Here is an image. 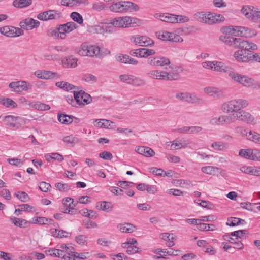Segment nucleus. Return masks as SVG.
<instances>
[{
	"mask_svg": "<svg viewBox=\"0 0 260 260\" xmlns=\"http://www.w3.org/2000/svg\"><path fill=\"white\" fill-rule=\"evenodd\" d=\"M82 79L90 84L94 83L97 81L96 77L94 75L90 74L84 75Z\"/></svg>",
	"mask_w": 260,
	"mask_h": 260,
	"instance_id": "nucleus-55",
	"label": "nucleus"
},
{
	"mask_svg": "<svg viewBox=\"0 0 260 260\" xmlns=\"http://www.w3.org/2000/svg\"><path fill=\"white\" fill-rule=\"evenodd\" d=\"M156 18L162 21L168 23H175L176 16L175 15L171 14L170 13H165L157 15Z\"/></svg>",
	"mask_w": 260,
	"mask_h": 260,
	"instance_id": "nucleus-29",
	"label": "nucleus"
},
{
	"mask_svg": "<svg viewBox=\"0 0 260 260\" xmlns=\"http://www.w3.org/2000/svg\"><path fill=\"white\" fill-rule=\"evenodd\" d=\"M135 151L138 154L147 157H152L155 154L153 150L148 147L137 146L135 148Z\"/></svg>",
	"mask_w": 260,
	"mask_h": 260,
	"instance_id": "nucleus-21",
	"label": "nucleus"
},
{
	"mask_svg": "<svg viewBox=\"0 0 260 260\" xmlns=\"http://www.w3.org/2000/svg\"><path fill=\"white\" fill-rule=\"evenodd\" d=\"M214 71L226 73L229 78L232 81L244 87L253 89H260L259 82L256 81L253 78L247 75L238 73L234 69L226 66L222 62L216 61Z\"/></svg>",
	"mask_w": 260,
	"mask_h": 260,
	"instance_id": "nucleus-1",
	"label": "nucleus"
},
{
	"mask_svg": "<svg viewBox=\"0 0 260 260\" xmlns=\"http://www.w3.org/2000/svg\"><path fill=\"white\" fill-rule=\"evenodd\" d=\"M75 240L80 245H85L87 244V237L83 235L76 236Z\"/></svg>",
	"mask_w": 260,
	"mask_h": 260,
	"instance_id": "nucleus-59",
	"label": "nucleus"
},
{
	"mask_svg": "<svg viewBox=\"0 0 260 260\" xmlns=\"http://www.w3.org/2000/svg\"><path fill=\"white\" fill-rule=\"evenodd\" d=\"M86 56L93 57L100 54V49L98 46H92L88 44Z\"/></svg>",
	"mask_w": 260,
	"mask_h": 260,
	"instance_id": "nucleus-36",
	"label": "nucleus"
},
{
	"mask_svg": "<svg viewBox=\"0 0 260 260\" xmlns=\"http://www.w3.org/2000/svg\"><path fill=\"white\" fill-rule=\"evenodd\" d=\"M232 117L229 115H220L218 117H213L210 120V123L212 125H228L234 123Z\"/></svg>",
	"mask_w": 260,
	"mask_h": 260,
	"instance_id": "nucleus-12",
	"label": "nucleus"
},
{
	"mask_svg": "<svg viewBox=\"0 0 260 260\" xmlns=\"http://www.w3.org/2000/svg\"><path fill=\"white\" fill-rule=\"evenodd\" d=\"M40 22L31 18H27L20 23V26L22 28L27 30L38 28Z\"/></svg>",
	"mask_w": 260,
	"mask_h": 260,
	"instance_id": "nucleus-17",
	"label": "nucleus"
},
{
	"mask_svg": "<svg viewBox=\"0 0 260 260\" xmlns=\"http://www.w3.org/2000/svg\"><path fill=\"white\" fill-rule=\"evenodd\" d=\"M16 197L22 202H25L29 200V198L28 194L23 191L18 192L15 193Z\"/></svg>",
	"mask_w": 260,
	"mask_h": 260,
	"instance_id": "nucleus-61",
	"label": "nucleus"
},
{
	"mask_svg": "<svg viewBox=\"0 0 260 260\" xmlns=\"http://www.w3.org/2000/svg\"><path fill=\"white\" fill-rule=\"evenodd\" d=\"M219 40L229 46L237 47L243 39L241 38H235L232 37L221 36L220 37Z\"/></svg>",
	"mask_w": 260,
	"mask_h": 260,
	"instance_id": "nucleus-20",
	"label": "nucleus"
},
{
	"mask_svg": "<svg viewBox=\"0 0 260 260\" xmlns=\"http://www.w3.org/2000/svg\"><path fill=\"white\" fill-rule=\"evenodd\" d=\"M94 124L95 126L100 128L114 129L115 127L113 122L105 119H96Z\"/></svg>",
	"mask_w": 260,
	"mask_h": 260,
	"instance_id": "nucleus-23",
	"label": "nucleus"
},
{
	"mask_svg": "<svg viewBox=\"0 0 260 260\" xmlns=\"http://www.w3.org/2000/svg\"><path fill=\"white\" fill-rule=\"evenodd\" d=\"M155 54V50L152 49L139 48L131 51L132 55L142 58H145Z\"/></svg>",
	"mask_w": 260,
	"mask_h": 260,
	"instance_id": "nucleus-16",
	"label": "nucleus"
},
{
	"mask_svg": "<svg viewBox=\"0 0 260 260\" xmlns=\"http://www.w3.org/2000/svg\"><path fill=\"white\" fill-rule=\"evenodd\" d=\"M0 104L6 107H11L12 108H16L17 104L13 100L10 98H0Z\"/></svg>",
	"mask_w": 260,
	"mask_h": 260,
	"instance_id": "nucleus-44",
	"label": "nucleus"
},
{
	"mask_svg": "<svg viewBox=\"0 0 260 260\" xmlns=\"http://www.w3.org/2000/svg\"><path fill=\"white\" fill-rule=\"evenodd\" d=\"M131 43L142 47H151L154 44V41L146 36L135 35L130 38Z\"/></svg>",
	"mask_w": 260,
	"mask_h": 260,
	"instance_id": "nucleus-7",
	"label": "nucleus"
},
{
	"mask_svg": "<svg viewBox=\"0 0 260 260\" xmlns=\"http://www.w3.org/2000/svg\"><path fill=\"white\" fill-rule=\"evenodd\" d=\"M121 13L135 12L139 10V7L137 4L130 1H120Z\"/></svg>",
	"mask_w": 260,
	"mask_h": 260,
	"instance_id": "nucleus-19",
	"label": "nucleus"
},
{
	"mask_svg": "<svg viewBox=\"0 0 260 260\" xmlns=\"http://www.w3.org/2000/svg\"><path fill=\"white\" fill-rule=\"evenodd\" d=\"M134 76L129 74H123L119 76L120 81L127 84H132Z\"/></svg>",
	"mask_w": 260,
	"mask_h": 260,
	"instance_id": "nucleus-52",
	"label": "nucleus"
},
{
	"mask_svg": "<svg viewBox=\"0 0 260 260\" xmlns=\"http://www.w3.org/2000/svg\"><path fill=\"white\" fill-rule=\"evenodd\" d=\"M29 106L38 110L44 111L50 109L49 105L40 103L39 102H35L30 103Z\"/></svg>",
	"mask_w": 260,
	"mask_h": 260,
	"instance_id": "nucleus-38",
	"label": "nucleus"
},
{
	"mask_svg": "<svg viewBox=\"0 0 260 260\" xmlns=\"http://www.w3.org/2000/svg\"><path fill=\"white\" fill-rule=\"evenodd\" d=\"M254 9V7L253 6H244L242 7L241 12L247 19L251 20Z\"/></svg>",
	"mask_w": 260,
	"mask_h": 260,
	"instance_id": "nucleus-34",
	"label": "nucleus"
},
{
	"mask_svg": "<svg viewBox=\"0 0 260 260\" xmlns=\"http://www.w3.org/2000/svg\"><path fill=\"white\" fill-rule=\"evenodd\" d=\"M211 147L215 151H225L229 148V144L222 141H215L211 145Z\"/></svg>",
	"mask_w": 260,
	"mask_h": 260,
	"instance_id": "nucleus-30",
	"label": "nucleus"
},
{
	"mask_svg": "<svg viewBox=\"0 0 260 260\" xmlns=\"http://www.w3.org/2000/svg\"><path fill=\"white\" fill-rule=\"evenodd\" d=\"M137 21V19L130 16H123L113 19L110 23L115 27L127 28L134 27Z\"/></svg>",
	"mask_w": 260,
	"mask_h": 260,
	"instance_id": "nucleus-5",
	"label": "nucleus"
},
{
	"mask_svg": "<svg viewBox=\"0 0 260 260\" xmlns=\"http://www.w3.org/2000/svg\"><path fill=\"white\" fill-rule=\"evenodd\" d=\"M73 250H71L69 253V256L73 257V260H75L76 258H79L80 259H86L90 256V253L89 252L84 253H77L73 251Z\"/></svg>",
	"mask_w": 260,
	"mask_h": 260,
	"instance_id": "nucleus-46",
	"label": "nucleus"
},
{
	"mask_svg": "<svg viewBox=\"0 0 260 260\" xmlns=\"http://www.w3.org/2000/svg\"><path fill=\"white\" fill-rule=\"evenodd\" d=\"M245 223V220L243 219L237 217H231L228 219L226 224L230 226H234L239 224H244Z\"/></svg>",
	"mask_w": 260,
	"mask_h": 260,
	"instance_id": "nucleus-37",
	"label": "nucleus"
},
{
	"mask_svg": "<svg viewBox=\"0 0 260 260\" xmlns=\"http://www.w3.org/2000/svg\"><path fill=\"white\" fill-rule=\"evenodd\" d=\"M14 27L5 26L0 28V32L7 37H13Z\"/></svg>",
	"mask_w": 260,
	"mask_h": 260,
	"instance_id": "nucleus-43",
	"label": "nucleus"
},
{
	"mask_svg": "<svg viewBox=\"0 0 260 260\" xmlns=\"http://www.w3.org/2000/svg\"><path fill=\"white\" fill-rule=\"evenodd\" d=\"M78 59L72 56H68L62 60V66L65 68H74L77 66Z\"/></svg>",
	"mask_w": 260,
	"mask_h": 260,
	"instance_id": "nucleus-26",
	"label": "nucleus"
},
{
	"mask_svg": "<svg viewBox=\"0 0 260 260\" xmlns=\"http://www.w3.org/2000/svg\"><path fill=\"white\" fill-rule=\"evenodd\" d=\"M166 158L169 162L172 163H178L180 161L179 157L170 154H167Z\"/></svg>",
	"mask_w": 260,
	"mask_h": 260,
	"instance_id": "nucleus-63",
	"label": "nucleus"
},
{
	"mask_svg": "<svg viewBox=\"0 0 260 260\" xmlns=\"http://www.w3.org/2000/svg\"><path fill=\"white\" fill-rule=\"evenodd\" d=\"M116 60L122 63H128L133 65H136L138 64V61L131 57L127 55L119 54L116 56Z\"/></svg>",
	"mask_w": 260,
	"mask_h": 260,
	"instance_id": "nucleus-25",
	"label": "nucleus"
},
{
	"mask_svg": "<svg viewBox=\"0 0 260 260\" xmlns=\"http://www.w3.org/2000/svg\"><path fill=\"white\" fill-rule=\"evenodd\" d=\"M170 60L165 57L156 56V66H164L169 64Z\"/></svg>",
	"mask_w": 260,
	"mask_h": 260,
	"instance_id": "nucleus-53",
	"label": "nucleus"
},
{
	"mask_svg": "<svg viewBox=\"0 0 260 260\" xmlns=\"http://www.w3.org/2000/svg\"><path fill=\"white\" fill-rule=\"evenodd\" d=\"M249 138L248 140L253 142L255 144H260V134L254 131L250 130Z\"/></svg>",
	"mask_w": 260,
	"mask_h": 260,
	"instance_id": "nucleus-45",
	"label": "nucleus"
},
{
	"mask_svg": "<svg viewBox=\"0 0 260 260\" xmlns=\"http://www.w3.org/2000/svg\"><path fill=\"white\" fill-rule=\"evenodd\" d=\"M236 48H239L240 49L235 52L234 57L237 61L242 62H248L251 60V50L257 49L256 44L244 40H243Z\"/></svg>",
	"mask_w": 260,
	"mask_h": 260,
	"instance_id": "nucleus-2",
	"label": "nucleus"
},
{
	"mask_svg": "<svg viewBox=\"0 0 260 260\" xmlns=\"http://www.w3.org/2000/svg\"><path fill=\"white\" fill-rule=\"evenodd\" d=\"M204 92L209 96L214 98L220 99L224 96V93L223 91L215 87H206L204 88Z\"/></svg>",
	"mask_w": 260,
	"mask_h": 260,
	"instance_id": "nucleus-18",
	"label": "nucleus"
},
{
	"mask_svg": "<svg viewBox=\"0 0 260 260\" xmlns=\"http://www.w3.org/2000/svg\"><path fill=\"white\" fill-rule=\"evenodd\" d=\"M251 21L260 22V9L254 8Z\"/></svg>",
	"mask_w": 260,
	"mask_h": 260,
	"instance_id": "nucleus-60",
	"label": "nucleus"
},
{
	"mask_svg": "<svg viewBox=\"0 0 260 260\" xmlns=\"http://www.w3.org/2000/svg\"><path fill=\"white\" fill-rule=\"evenodd\" d=\"M11 221L16 226L25 228L29 226L28 221L22 218L13 217L10 218Z\"/></svg>",
	"mask_w": 260,
	"mask_h": 260,
	"instance_id": "nucleus-31",
	"label": "nucleus"
},
{
	"mask_svg": "<svg viewBox=\"0 0 260 260\" xmlns=\"http://www.w3.org/2000/svg\"><path fill=\"white\" fill-rule=\"evenodd\" d=\"M34 75L38 78L45 80L59 78V75L56 73L46 70H37L34 72Z\"/></svg>",
	"mask_w": 260,
	"mask_h": 260,
	"instance_id": "nucleus-15",
	"label": "nucleus"
},
{
	"mask_svg": "<svg viewBox=\"0 0 260 260\" xmlns=\"http://www.w3.org/2000/svg\"><path fill=\"white\" fill-rule=\"evenodd\" d=\"M169 35L170 32L166 31H160L156 33L158 38L164 41H168Z\"/></svg>",
	"mask_w": 260,
	"mask_h": 260,
	"instance_id": "nucleus-62",
	"label": "nucleus"
},
{
	"mask_svg": "<svg viewBox=\"0 0 260 260\" xmlns=\"http://www.w3.org/2000/svg\"><path fill=\"white\" fill-rule=\"evenodd\" d=\"M60 249H51L48 250L49 254L56 257L61 258L62 260H73V257L69 256L73 247L70 244H62L60 246Z\"/></svg>",
	"mask_w": 260,
	"mask_h": 260,
	"instance_id": "nucleus-4",
	"label": "nucleus"
},
{
	"mask_svg": "<svg viewBox=\"0 0 260 260\" xmlns=\"http://www.w3.org/2000/svg\"><path fill=\"white\" fill-rule=\"evenodd\" d=\"M188 143L184 141L182 142L178 140H174L172 142L171 149L178 150L181 148H185L188 147Z\"/></svg>",
	"mask_w": 260,
	"mask_h": 260,
	"instance_id": "nucleus-40",
	"label": "nucleus"
},
{
	"mask_svg": "<svg viewBox=\"0 0 260 260\" xmlns=\"http://www.w3.org/2000/svg\"><path fill=\"white\" fill-rule=\"evenodd\" d=\"M59 30L60 31V39H65L67 37V34H69L77 27V25L73 22H69L64 24L58 25Z\"/></svg>",
	"mask_w": 260,
	"mask_h": 260,
	"instance_id": "nucleus-13",
	"label": "nucleus"
},
{
	"mask_svg": "<svg viewBox=\"0 0 260 260\" xmlns=\"http://www.w3.org/2000/svg\"><path fill=\"white\" fill-rule=\"evenodd\" d=\"M8 86L12 91L17 93H20L23 91H27L32 88L30 83L23 80L11 82Z\"/></svg>",
	"mask_w": 260,
	"mask_h": 260,
	"instance_id": "nucleus-8",
	"label": "nucleus"
},
{
	"mask_svg": "<svg viewBox=\"0 0 260 260\" xmlns=\"http://www.w3.org/2000/svg\"><path fill=\"white\" fill-rule=\"evenodd\" d=\"M117 228L120 232L126 233H131L136 230V228L134 225L126 222L118 224Z\"/></svg>",
	"mask_w": 260,
	"mask_h": 260,
	"instance_id": "nucleus-27",
	"label": "nucleus"
},
{
	"mask_svg": "<svg viewBox=\"0 0 260 260\" xmlns=\"http://www.w3.org/2000/svg\"><path fill=\"white\" fill-rule=\"evenodd\" d=\"M238 36L246 38H251L255 36L256 32L255 30L251 29L247 27L240 26Z\"/></svg>",
	"mask_w": 260,
	"mask_h": 260,
	"instance_id": "nucleus-28",
	"label": "nucleus"
},
{
	"mask_svg": "<svg viewBox=\"0 0 260 260\" xmlns=\"http://www.w3.org/2000/svg\"><path fill=\"white\" fill-rule=\"evenodd\" d=\"M63 142L68 145L73 146L75 143L78 141V139L72 135L67 136L63 138Z\"/></svg>",
	"mask_w": 260,
	"mask_h": 260,
	"instance_id": "nucleus-51",
	"label": "nucleus"
},
{
	"mask_svg": "<svg viewBox=\"0 0 260 260\" xmlns=\"http://www.w3.org/2000/svg\"><path fill=\"white\" fill-rule=\"evenodd\" d=\"M61 16L60 11L56 10H49L38 14L37 18L41 21H48L59 19Z\"/></svg>",
	"mask_w": 260,
	"mask_h": 260,
	"instance_id": "nucleus-9",
	"label": "nucleus"
},
{
	"mask_svg": "<svg viewBox=\"0 0 260 260\" xmlns=\"http://www.w3.org/2000/svg\"><path fill=\"white\" fill-rule=\"evenodd\" d=\"M239 28L240 26H229L223 27L222 31L226 35L238 36V33H239Z\"/></svg>",
	"mask_w": 260,
	"mask_h": 260,
	"instance_id": "nucleus-33",
	"label": "nucleus"
},
{
	"mask_svg": "<svg viewBox=\"0 0 260 260\" xmlns=\"http://www.w3.org/2000/svg\"><path fill=\"white\" fill-rule=\"evenodd\" d=\"M32 0H14L13 2V6L17 8H24L31 5Z\"/></svg>",
	"mask_w": 260,
	"mask_h": 260,
	"instance_id": "nucleus-35",
	"label": "nucleus"
},
{
	"mask_svg": "<svg viewBox=\"0 0 260 260\" xmlns=\"http://www.w3.org/2000/svg\"><path fill=\"white\" fill-rule=\"evenodd\" d=\"M175 97L178 100L191 104L199 103L201 100L193 93L188 92H178L176 93Z\"/></svg>",
	"mask_w": 260,
	"mask_h": 260,
	"instance_id": "nucleus-11",
	"label": "nucleus"
},
{
	"mask_svg": "<svg viewBox=\"0 0 260 260\" xmlns=\"http://www.w3.org/2000/svg\"><path fill=\"white\" fill-rule=\"evenodd\" d=\"M3 121L5 124L12 128H15L16 116L13 115H8L3 118Z\"/></svg>",
	"mask_w": 260,
	"mask_h": 260,
	"instance_id": "nucleus-41",
	"label": "nucleus"
},
{
	"mask_svg": "<svg viewBox=\"0 0 260 260\" xmlns=\"http://www.w3.org/2000/svg\"><path fill=\"white\" fill-rule=\"evenodd\" d=\"M58 119L60 122L63 124H70L73 121L72 117L66 114L58 115Z\"/></svg>",
	"mask_w": 260,
	"mask_h": 260,
	"instance_id": "nucleus-49",
	"label": "nucleus"
},
{
	"mask_svg": "<svg viewBox=\"0 0 260 260\" xmlns=\"http://www.w3.org/2000/svg\"><path fill=\"white\" fill-rule=\"evenodd\" d=\"M238 120L248 124H255V120L254 116L250 113L245 110H241L240 112H238V116H237L235 119H234V122Z\"/></svg>",
	"mask_w": 260,
	"mask_h": 260,
	"instance_id": "nucleus-14",
	"label": "nucleus"
},
{
	"mask_svg": "<svg viewBox=\"0 0 260 260\" xmlns=\"http://www.w3.org/2000/svg\"><path fill=\"white\" fill-rule=\"evenodd\" d=\"M55 85L57 87L67 91H69L75 88L73 85L64 81L57 82Z\"/></svg>",
	"mask_w": 260,
	"mask_h": 260,
	"instance_id": "nucleus-42",
	"label": "nucleus"
},
{
	"mask_svg": "<svg viewBox=\"0 0 260 260\" xmlns=\"http://www.w3.org/2000/svg\"><path fill=\"white\" fill-rule=\"evenodd\" d=\"M75 105L78 104L79 105H85L90 103L91 98L90 95L84 91H73Z\"/></svg>",
	"mask_w": 260,
	"mask_h": 260,
	"instance_id": "nucleus-10",
	"label": "nucleus"
},
{
	"mask_svg": "<svg viewBox=\"0 0 260 260\" xmlns=\"http://www.w3.org/2000/svg\"><path fill=\"white\" fill-rule=\"evenodd\" d=\"M121 3L120 2H118L113 3L109 6V9L110 11L116 13H121Z\"/></svg>",
	"mask_w": 260,
	"mask_h": 260,
	"instance_id": "nucleus-58",
	"label": "nucleus"
},
{
	"mask_svg": "<svg viewBox=\"0 0 260 260\" xmlns=\"http://www.w3.org/2000/svg\"><path fill=\"white\" fill-rule=\"evenodd\" d=\"M88 48V44L87 43H83L81 45L80 47L79 48L78 50L77 51V53L82 56H86L87 55V49Z\"/></svg>",
	"mask_w": 260,
	"mask_h": 260,
	"instance_id": "nucleus-56",
	"label": "nucleus"
},
{
	"mask_svg": "<svg viewBox=\"0 0 260 260\" xmlns=\"http://www.w3.org/2000/svg\"><path fill=\"white\" fill-rule=\"evenodd\" d=\"M249 105L247 100L242 99H236L226 101L221 106V110L229 113L234 120L242 109L246 108Z\"/></svg>",
	"mask_w": 260,
	"mask_h": 260,
	"instance_id": "nucleus-3",
	"label": "nucleus"
},
{
	"mask_svg": "<svg viewBox=\"0 0 260 260\" xmlns=\"http://www.w3.org/2000/svg\"><path fill=\"white\" fill-rule=\"evenodd\" d=\"M96 208L106 212H109L112 211L113 206L112 203L109 202L103 201L97 203Z\"/></svg>",
	"mask_w": 260,
	"mask_h": 260,
	"instance_id": "nucleus-32",
	"label": "nucleus"
},
{
	"mask_svg": "<svg viewBox=\"0 0 260 260\" xmlns=\"http://www.w3.org/2000/svg\"><path fill=\"white\" fill-rule=\"evenodd\" d=\"M253 149H242L239 151V155L246 159L251 160L252 157Z\"/></svg>",
	"mask_w": 260,
	"mask_h": 260,
	"instance_id": "nucleus-47",
	"label": "nucleus"
},
{
	"mask_svg": "<svg viewBox=\"0 0 260 260\" xmlns=\"http://www.w3.org/2000/svg\"><path fill=\"white\" fill-rule=\"evenodd\" d=\"M60 3L62 6L72 7L78 6L81 4L88 5L89 1L88 0H61Z\"/></svg>",
	"mask_w": 260,
	"mask_h": 260,
	"instance_id": "nucleus-24",
	"label": "nucleus"
},
{
	"mask_svg": "<svg viewBox=\"0 0 260 260\" xmlns=\"http://www.w3.org/2000/svg\"><path fill=\"white\" fill-rule=\"evenodd\" d=\"M209 12H199L194 14V18L199 22L207 24Z\"/></svg>",
	"mask_w": 260,
	"mask_h": 260,
	"instance_id": "nucleus-39",
	"label": "nucleus"
},
{
	"mask_svg": "<svg viewBox=\"0 0 260 260\" xmlns=\"http://www.w3.org/2000/svg\"><path fill=\"white\" fill-rule=\"evenodd\" d=\"M55 187L60 191L66 192L69 190L70 187L67 184L57 183L55 184Z\"/></svg>",
	"mask_w": 260,
	"mask_h": 260,
	"instance_id": "nucleus-64",
	"label": "nucleus"
},
{
	"mask_svg": "<svg viewBox=\"0 0 260 260\" xmlns=\"http://www.w3.org/2000/svg\"><path fill=\"white\" fill-rule=\"evenodd\" d=\"M20 208L16 209L15 211V213L16 215L18 216L19 214L17 213V211H27L29 212H33L34 207L31 205L28 204H22L19 205Z\"/></svg>",
	"mask_w": 260,
	"mask_h": 260,
	"instance_id": "nucleus-50",
	"label": "nucleus"
},
{
	"mask_svg": "<svg viewBox=\"0 0 260 260\" xmlns=\"http://www.w3.org/2000/svg\"><path fill=\"white\" fill-rule=\"evenodd\" d=\"M71 18L74 21L81 24L83 23V19L82 16L78 12H74L71 14Z\"/></svg>",
	"mask_w": 260,
	"mask_h": 260,
	"instance_id": "nucleus-57",
	"label": "nucleus"
},
{
	"mask_svg": "<svg viewBox=\"0 0 260 260\" xmlns=\"http://www.w3.org/2000/svg\"><path fill=\"white\" fill-rule=\"evenodd\" d=\"M106 8V5L103 2H98L94 3L92 5V8L93 10L100 12L105 9Z\"/></svg>",
	"mask_w": 260,
	"mask_h": 260,
	"instance_id": "nucleus-54",
	"label": "nucleus"
},
{
	"mask_svg": "<svg viewBox=\"0 0 260 260\" xmlns=\"http://www.w3.org/2000/svg\"><path fill=\"white\" fill-rule=\"evenodd\" d=\"M149 77L156 80H173L179 78V76L176 73L167 72L164 71L153 70L147 73Z\"/></svg>",
	"mask_w": 260,
	"mask_h": 260,
	"instance_id": "nucleus-6",
	"label": "nucleus"
},
{
	"mask_svg": "<svg viewBox=\"0 0 260 260\" xmlns=\"http://www.w3.org/2000/svg\"><path fill=\"white\" fill-rule=\"evenodd\" d=\"M207 18H208L207 24L210 25L219 23L223 22L225 20L224 17L221 14L209 12Z\"/></svg>",
	"mask_w": 260,
	"mask_h": 260,
	"instance_id": "nucleus-22",
	"label": "nucleus"
},
{
	"mask_svg": "<svg viewBox=\"0 0 260 260\" xmlns=\"http://www.w3.org/2000/svg\"><path fill=\"white\" fill-rule=\"evenodd\" d=\"M218 169V168L211 166H205L201 168L202 172L208 175H213L215 174Z\"/></svg>",
	"mask_w": 260,
	"mask_h": 260,
	"instance_id": "nucleus-48",
	"label": "nucleus"
}]
</instances>
